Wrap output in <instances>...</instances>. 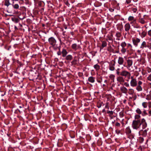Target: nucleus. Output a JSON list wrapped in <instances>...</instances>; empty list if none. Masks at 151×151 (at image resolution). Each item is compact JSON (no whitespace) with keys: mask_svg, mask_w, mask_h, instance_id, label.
Instances as JSON below:
<instances>
[{"mask_svg":"<svg viewBox=\"0 0 151 151\" xmlns=\"http://www.w3.org/2000/svg\"><path fill=\"white\" fill-rule=\"evenodd\" d=\"M62 56L63 57H65L66 56L68 52L65 49H63L62 51Z\"/></svg>","mask_w":151,"mask_h":151,"instance_id":"f3484780","label":"nucleus"},{"mask_svg":"<svg viewBox=\"0 0 151 151\" xmlns=\"http://www.w3.org/2000/svg\"><path fill=\"white\" fill-rule=\"evenodd\" d=\"M126 45L127 44L125 42H122L121 44V46L123 48H125V47L126 46Z\"/></svg>","mask_w":151,"mask_h":151,"instance_id":"c756f323","label":"nucleus"},{"mask_svg":"<svg viewBox=\"0 0 151 151\" xmlns=\"http://www.w3.org/2000/svg\"><path fill=\"white\" fill-rule=\"evenodd\" d=\"M148 106H149V107L150 108L151 107V106L150 105H149Z\"/></svg>","mask_w":151,"mask_h":151,"instance_id":"338daca9","label":"nucleus"},{"mask_svg":"<svg viewBox=\"0 0 151 151\" xmlns=\"http://www.w3.org/2000/svg\"><path fill=\"white\" fill-rule=\"evenodd\" d=\"M115 125L116 126L120 127V124L119 123L117 122L115 123Z\"/></svg>","mask_w":151,"mask_h":151,"instance_id":"37998d69","label":"nucleus"},{"mask_svg":"<svg viewBox=\"0 0 151 151\" xmlns=\"http://www.w3.org/2000/svg\"><path fill=\"white\" fill-rule=\"evenodd\" d=\"M139 22L142 24H144L146 23L143 18H139L138 19Z\"/></svg>","mask_w":151,"mask_h":151,"instance_id":"412c9836","label":"nucleus"},{"mask_svg":"<svg viewBox=\"0 0 151 151\" xmlns=\"http://www.w3.org/2000/svg\"><path fill=\"white\" fill-rule=\"evenodd\" d=\"M130 2H131V0H126V2L127 4H128L130 3Z\"/></svg>","mask_w":151,"mask_h":151,"instance_id":"09e8293b","label":"nucleus"},{"mask_svg":"<svg viewBox=\"0 0 151 151\" xmlns=\"http://www.w3.org/2000/svg\"><path fill=\"white\" fill-rule=\"evenodd\" d=\"M57 54L58 55H60L61 54V52L60 51L57 52Z\"/></svg>","mask_w":151,"mask_h":151,"instance_id":"603ef678","label":"nucleus"},{"mask_svg":"<svg viewBox=\"0 0 151 151\" xmlns=\"http://www.w3.org/2000/svg\"><path fill=\"white\" fill-rule=\"evenodd\" d=\"M11 5H12L13 8L14 9H18L19 8V5L17 4H14V2H12Z\"/></svg>","mask_w":151,"mask_h":151,"instance_id":"aec40b11","label":"nucleus"},{"mask_svg":"<svg viewBox=\"0 0 151 151\" xmlns=\"http://www.w3.org/2000/svg\"><path fill=\"white\" fill-rule=\"evenodd\" d=\"M132 11L134 13H135L137 11V9L136 8H133L132 9Z\"/></svg>","mask_w":151,"mask_h":151,"instance_id":"4c0bfd02","label":"nucleus"},{"mask_svg":"<svg viewBox=\"0 0 151 151\" xmlns=\"http://www.w3.org/2000/svg\"><path fill=\"white\" fill-rule=\"evenodd\" d=\"M128 20L129 21L134 20V22H136V19L134 18V17L132 16H130L128 18Z\"/></svg>","mask_w":151,"mask_h":151,"instance_id":"4be33fe9","label":"nucleus"},{"mask_svg":"<svg viewBox=\"0 0 151 151\" xmlns=\"http://www.w3.org/2000/svg\"><path fill=\"white\" fill-rule=\"evenodd\" d=\"M95 78L93 76H90L88 78V81L92 83H94L95 81Z\"/></svg>","mask_w":151,"mask_h":151,"instance_id":"dca6fc26","label":"nucleus"},{"mask_svg":"<svg viewBox=\"0 0 151 151\" xmlns=\"http://www.w3.org/2000/svg\"><path fill=\"white\" fill-rule=\"evenodd\" d=\"M147 34V32L146 30H142V32L141 33V37L142 38L144 37Z\"/></svg>","mask_w":151,"mask_h":151,"instance_id":"6ab92c4d","label":"nucleus"},{"mask_svg":"<svg viewBox=\"0 0 151 151\" xmlns=\"http://www.w3.org/2000/svg\"><path fill=\"white\" fill-rule=\"evenodd\" d=\"M73 59V57L72 55H69L66 56V59L68 60H71Z\"/></svg>","mask_w":151,"mask_h":151,"instance_id":"b1692460","label":"nucleus"},{"mask_svg":"<svg viewBox=\"0 0 151 151\" xmlns=\"http://www.w3.org/2000/svg\"><path fill=\"white\" fill-rule=\"evenodd\" d=\"M71 47L73 49L75 50H76L77 49V46L76 44L74 43L72 45Z\"/></svg>","mask_w":151,"mask_h":151,"instance_id":"bb28decb","label":"nucleus"},{"mask_svg":"<svg viewBox=\"0 0 151 151\" xmlns=\"http://www.w3.org/2000/svg\"><path fill=\"white\" fill-rule=\"evenodd\" d=\"M131 81L130 82V86L132 87H135L137 86V82L136 79L134 78L133 76H132L130 78Z\"/></svg>","mask_w":151,"mask_h":151,"instance_id":"423d86ee","label":"nucleus"},{"mask_svg":"<svg viewBox=\"0 0 151 151\" xmlns=\"http://www.w3.org/2000/svg\"><path fill=\"white\" fill-rule=\"evenodd\" d=\"M126 131L127 133L128 134H130L131 132V130L129 128V127H127L126 128Z\"/></svg>","mask_w":151,"mask_h":151,"instance_id":"473e14b6","label":"nucleus"},{"mask_svg":"<svg viewBox=\"0 0 151 151\" xmlns=\"http://www.w3.org/2000/svg\"><path fill=\"white\" fill-rule=\"evenodd\" d=\"M15 29H17V27L16 26L15 27Z\"/></svg>","mask_w":151,"mask_h":151,"instance_id":"69168bd1","label":"nucleus"},{"mask_svg":"<svg viewBox=\"0 0 151 151\" xmlns=\"http://www.w3.org/2000/svg\"><path fill=\"white\" fill-rule=\"evenodd\" d=\"M97 81L98 82V83H101V81H102V79H97Z\"/></svg>","mask_w":151,"mask_h":151,"instance_id":"49530a36","label":"nucleus"},{"mask_svg":"<svg viewBox=\"0 0 151 151\" xmlns=\"http://www.w3.org/2000/svg\"><path fill=\"white\" fill-rule=\"evenodd\" d=\"M124 60L123 57H119L118 60V63L119 65H124Z\"/></svg>","mask_w":151,"mask_h":151,"instance_id":"0eeeda50","label":"nucleus"},{"mask_svg":"<svg viewBox=\"0 0 151 151\" xmlns=\"http://www.w3.org/2000/svg\"><path fill=\"white\" fill-rule=\"evenodd\" d=\"M142 106L144 108H146L147 106V103L146 102H143L142 104Z\"/></svg>","mask_w":151,"mask_h":151,"instance_id":"c85d7f7f","label":"nucleus"},{"mask_svg":"<svg viewBox=\"0 0 151 151\" xmlns=\"http://www.w3.org/2000/svg\"><path fill=\"white\" fill-rule=\"evenodd\" d=\"M147 115V114L146 112V111L145 110H144V111H143V113L142 114V115L144 116Z\"/></svg>","mask_w":151,"mask_h":151,"instance_id":"c9c22d12","label":"nucleus"},{"mask_svg":"<svg viewBox=\"0 0 151 151\" xmlns=\"http://www.w3.org/2000/svg\"><path fill=\"white\" fill-rule=\"evenodd\" d=\"M116 40H119L120 39L119 38H118L116 39Z\"/></svg>","mask_w":151,"mask_h":151,"instance_id":"0e129e2a","label":"nucleus"},{"mask_svg":"<svg viewBox=\"0 0 151 151\" xmlns=\"http://www.w3.org/2000/svg\"><path fill=\"white\" fill-rule=\"evenodd\" d=\"M105 108L108 109H109V103L108 102H107L105 105Z\"/></svg>","mask_w":151,"mask_h":151,"instance_id":"ea45409f","label":"nucleus"},{"mask_svg":"<svg viewBox=\"0 0 151 151\" xmlns=\"http://www.w3.org/2000/svg\"><path fill=\"white\" fill-rule=\"evenodd\" d=\"M12 4H10L9 2V1L6 0L5 1V5L7 6H9L10 5H11Z\"/></svg>","mask_w":151,"mask_h":151,"instance_id":"72a5a7b5","label":"nucleus"},{"mask_svg":"<svg viewBox=\"0 0 151 151\" xmlns=\"http://www.w3.org/2000/svg\"><path fill=\"white\" fill-rule=\"evenodd\" d=\"M116 71V74L118 75H120L121 73V72H120L118 71Z\"/></svg>","mask_w":151,"mask_h":151,"instance_id":"a18cd8bd","label":"nucleus"},{"mask_svg":"<svg viewBox=\"0 0 151 151\" xmlns=\"http://www.w3.org/2000/svg\"><path fill=\"white\" fill-rule=\"evenodd\" d=\"M78 56H75L73 58V59L71 62V63L73 65H75L77 64L78 60Z\"/></svg>","mask_w":151,"mask_h":151,"instance_id":"1a4fd4ad","label":"nucleus"},{"mask_svg":"<svg viewBox=\"0 0 151 151\" xmlns=\"http://www.w3.org/2000/svg\"><path fill=\"white\" fill-rule=\"evenodd\" d=\"M146 99L148 100H151V94H149L147 95L146 96Z\"/></svg>","mask_w":151,"mask_h":151,"instance_id":"cd10ccee","label":"nucleus"},{"mask_svg":"<svg viewBox=\"0 0 151 151\" xmlns=\"http://www.w3.org/2000/svg\"><path fill=\"white\" fill-rule=\"evenodd\" d=\"M131 73L129 72L126 70H123L121 71L120 76L122 77H127L129 79L131 77Z\"/></svg>","mask_w":151,"mask_h":151,"instance_id":"f03ea898","label":"nucleus"},{"mask_svg":"<svg viewBox=\"0 0 151 151\" xmlns=\"http://www.w3.org/2000/svg\"><path fill=\"white\" fill-rule=\"evenodd\" d=\"M120 69V68H118L116 70V71H119Z\"/></svg>","mask_w":151,"mask_h":151,"instance_id":"13d9d810","label":"nucleus"},{"mask_svg":"<svg viewBox=\"0 0 151 151\" xmlns=\"http://www.w3.org/2000/svg\"><path fill=\"white\" fill-rule=\"evenodd\" d=\"M109 10L110 12H112L114 11V9H113L110 8L109 9Z\"/></svg>","mask_w":151,"mask_h":151,"instance_id":"8fccbe9b","label":"nucleus"},{"mask_svg":"<svg viewBox=\"0 0 151 151\" xmlns=\"http://www.w3.org/2000/svg\"><path fill=\"white\" fill-rule=\"evenodd\" d=\"M147 47H148L147 46L146 42L145 41H143L142 43L140 48L141 50H143L144 48H146Z\"/></svg>","mask_w":151,"mask_h":151,"instance_id":"4468645a","label":"nucleus"},{"mask_svg":"<svg viewBox=\"0 0 151 151\" xmlns=\"http://www.w3.org/2000/svg\"><path fill=\"white\" fill-rule=\"evenodd\" d=\"M136 89L138 91H141L142 90L141 86L139 85L137 86Z\"/></svg>","mask_w":151,"mask_h":151,"instance_id":"393cba45","label":"nucleus"},{"mask_svg":"<svg viewBox=\"0 0 151 151\" xmlns=\"http://www.w3.org/2000/svg\"><path fill=\"white\" fill-rule=\"evenodd\" d=\"M107 113L112 115L113 114V112L112 111H107Z\"/></svg>","mask_w":151,"mask_h":151,"instance_id":"a19ab883","label":"nucleus"},{"mask_svg":"<svg viewBox=\"0 0 151 151\" xmlns=\"http://www.w3.org/2000/svg\"><path fill=\"white\" fill-rule=\"evenodd\" d=\"M134 90L132 88L129 89L128 91V93L130 95H133L134 93Z\"/></svg>","mask_w":151,"mask_h":151,"instance_id":"a211bd4d","label":"nucleus"},{"mask_svg":"<svg viewBox=\"0 0 151 151\" xmlns=\"http://www.w3.org/2000/svg\"><path fill=\"white\" fill-rule=\"evenodd\" d=\"M12 21L16 23L18 22L19 21V20L18 18L15 17H12Z\"/></svg>","mask_w":151,"mask_h":151,"instance_id":"5701e85b","label":"nucleus"},{"mask_svg":"<svg viewBox=\"0 0 151 151\" xmlns=\"http://www.w3.org/2000/svg\"><path fill=\"white\" fill-rule=\"evenodd\" d=\"M127 65H124V67H126L129 70H130V67L133 64V61L131 58L128 59L126 60Z\"/></svg>","mask_w":151,"mask_h":151,"instance_id":"7ed1b4c3","label":"nucleus"},{"mask_svg":"<svg viewBox=\"0 0 151 151\" xmlns=\"http://www.w3.org/2000/svg\"><path fill=\"white\" fill-rule=\"evenodd\" d=\"M142 84V82L139 81L138 82V85H139V86H140Z\"/></svg>","mask_w":151,"mask_h":151,"instance_id":"79ce46f5","label":"nucleus"},{"mask_svg":"<svg viewBox=\"0 0 151 151\" xmlns=\"http://www.w3.org/2000/svg\"><path fill=\"white\" fill-rule=\"evenodd\" d=\"M122 53L123 54H124L126 51V49L124 47H122V49L121 50Z\"/></svg>","mask_w":151,"mask_h":151,"instance_id":"7c9ffc66","label":"nucleus"},{"mask_svg":"<svg viewBox=\"0 0 151 151\" xmlns=\"http://www.w3.org/2000/svg\"><path fill=\"white\" fill-rule=\"evenodd\" d=\"M147 130L146 129L144 130H142L139 132V134L140 135H142L144 137H145L147 134Z\"/></svg>","mask_w":151,"mask_h":151,"instance_id":"9d476101","label":"nucleus"},{"mask_svg":"<svg viewBox=\"0 0 151 151\" xmlns=\"http://www.w3.org/2000/svg\"><path fill=\"white\" fill-rule=\"evenodd\" d=\"M115 63L114 62H111L109 63V69L110 70L114 71L115 69L114 66Z\"/></svg>","mask_w":151,"mask_h":151,"instance_id":"6e6552de","label":"nucleus"},{"mask_svg":"<svg viewBox=\"0 0 151 151\" xmlns=\"http://www.w3.org/2000/svg\"><path fill=\"white\" fill-rule=\"evenodd\" d=\"M101 104H98V106H97V107H98V108H100V107H101Z\"/></svg>","mask_w":151,"mask_h":151,"instance_id":"5fc2aeb1","label":"nucleus"},{"mask_svg":"<svg viewBox=\"0 0 151 151\" xmlns=\"http://www.w3.org/2000/svg\"><path fill=\"white\" fill-rule=\"evenodd\" d=\"M110 77H112L114 78L115 77V76L111 74L110 75Z\"/></svg>","mask_w":151,"mask_h":151,"instance_id":"6e6d98bb","label":"nucleus"},{"mask_svg":"<svg viewBox=\"0 0 151 151\" xmlns=\"http://www.w3.org/2000/svg\"><path fill=\"white\" fill-rule=\"evenodd\" d=\"M148 34L150 36H151V30H149L148 32Z\"/></svg>","mask_w":151,"mask_h":151,"instance_id":"de8ad7c7","label":"nucleus"},{"mask_svg":"<svg viewBox=\"0 0 151 151\" xmlns=\"http://www.w3.org/2000/svg\"><path fill=\"white\" fill-rule=\"evenodd\" d=\"M147 79L149 81H151V74H150L147 77Z\"/></svg>","mask_w":151,"mask_h":151,"instance_id":"c03bdc74","label":"nucleus"},{"mask_svg":"<svg viewBox=\"0 0 151 151\" xmlns=\"http://www.w3.org/2000/svg\"><path fill=\"white\" fill-rule=\"evenodd\" d=\"M128 47H131V48H132V45L131 44H129V43L128 44Z\"/></svg>","mask_w":151,"mask_h":151,"instance_id":"864d4df0","label":"nucleus"},{"mask_svg":"<svg viewBox=\"0 0 151 151\" xmlns=\"http://www.w3.org/2000/svg\"><path fill=\"white\" fill-rule=\"evenodd\" d=\"M140 116L138 114L135 115L134 120L133 121L132 125L134 129L137 130L139 129L141 126L142 129H145L147 127V123L144 118L140 119Z\"/></svg>","mask_w":151,"mask_h":151,"instance_id":"f257e3e1","label":"nucleus"},{"mask_svg":"<svg viewBox=\"0 0 151 151\" xmlns=\"http://www.w3.org/2000/svg\"><path fill=\"white\" fill-rule=\"evenodd\" d=\"M101 42V46L100 47V50L102 49L104 47H106L107 45V42L105 41H102Z\"/></svg>","mask_w":151,"mask_h":151,"instance_id":"2eb2a0df","label":"nucleus"},{"mask_svg":"<svg viewBox=\"0 0 151 151\" xmlns=\"http://www.w3.org/2000/svg\"><path fill=\"white\" fill-rule=\"evenodd\" d=\"M149 114L151 116V110H150L149 111Z\"/></svg>","mask_w":151,"mask_h":151,"instance_id":"4d7b16f0","label":"nucleus"},{"mask_svg":"<svg viewBox=\"0 0 151 151\" xmlns=\"http://www.w3.org/2000/svg\"><path fill=\"white\" fill-rule=\"evenodd\" d=\"M134 28H141V27L140 26L138 25L137 24L136 25H135L134 26Z\"/></svg>","mask_w":151,"mask_h":151,"instance_id":"e433bc0d","label":"nucleus"},{"mask_svg":"<svg viewBox=\"0 0 151 151\" xmlns=\"http://www.w3.org/2000/svg\"><path fill=\"white\" fill-rule=\"evenodd\" d=\"M48 42L50 45L54 46L56 44V41L54 37H51L49 38Z\"/></svg>","mask_w":151,"mask_h":151,"instance_id":"39448f33","label":"nucleus"},{"mask_svg":"<svg viewBox=\"0 0 151 151\" xmlns=\"http://www.w3.org/2000/svg\"><path fill=\"white\" fill-rule=\"evenodd\" d=\"M116 80L117 81L119 82L120 83H123L124 82V78L121 76L117 77Z\"/></svg>","mask_w":151,"mask_h":151,"instance_id":"f8f14e48","label":"nucleus"},{"mask_svg":"<svg viewBox=\"0 0 151 151\" xmlns=\"http://www.w3.org/2000/svg\"><path fill=\"white\" fill-rule=\"evenodd\" d=\"M139 34L141 37V35H141V33L140 32H139Z\"/></svg>","mask_w":151,"mask_h":151,"instance_id":"bf43d9fd","label":"nucleus"},{"mask_svg":"<svg viewBox=\"0 0 151 151\" xmlns=\"http://www.w3.org/2000/svg\"><path fill=\"white\" fill-rule=\"evenodd\" d=\"M132 43L133 45L137 47L138 44L141 41L140 39L137 37H133L132 39Z\"/></svg>","mask_w":151,"mask_h":151,"instance_id":"20e7f679","label":"nucleus"},{"mask_svg":"<svg viewBox=\"0 0 151 151\" xmlns=\"http://www.w3.org/2000/svg\"><path fill=\"white\" fill-rule=\"evenodd\" d=\"M70 33L72 35H73V32H71Z\"/></svg>","mask_w":151,"mask_h":151,"instance_id":"680f3d73","label":"nucleus"},{"mask_svg":"<svg viewBox=\"0 0 151 151\" xmlns=\"http://www.w3.org/2000/svg\"><path fill=\"white\" fill-rule=\"evenodd\" d=\"M124 85L127 87H128L129 86V84L126 82L124 83Z\"/></svg>","mask_w":151,"mask_h":151,"instance_id":"58836bf2","label":"nucleus"},{"mask_svg":"<svg viewBox=\"0 0 151 151\" xmlns=\"http://www.w3.org/2000/svg\"><path fill=\"white\" fill-rule=\"evenodd\" d=\"M149 103V104H151V102H149V103Z\"/></svg>","mask_w":151,"mask_h":151,"instance_id":"774afa93","label":"nucleus"},{"mask_svg":"<svg viewBox=\"0 0 151 151\" xmlns=\"http://www.w3.org/2000/svg\"><path fill=\"white\" fill-rule=\"evenodd\" d=\"M125 30L126 31L128 32H129L130 28V26L129 23H126L124 26Z\"/></svg>","mask_w":151,"mask_h":151,"instance_id":"ddd939ff","label":"nucleus"},{"mask_svg":"<svg viewBox=\"0 0 151 151\" xmlns=\"http://www.w3.org/2000/svg\"><path fill=\"white\" fill-rule=\"evenodd\" d=\"M116 36L117 37L119 38L121 37V34L120 32H117L116 33Z\"/></svg>","mask_w":151,"mask_h":151,"instance_id":"f704fd0d","label":"nucleus"},{"mask_svg":"<svg viewBox=\"0 0 151 151\" xmlns=\"http://www.w3.org/2000/svg\"><path fill=\"white\" fill-rule=\"evenodd\" d=\"M121 91L124 93H126L128 91V89L124 86H123L120 87Z\"/></svg>","mask_w":151,"mask_h":151,"instance_id":"9b49d317","label":"nucleus"},{"mask_svg":"<svg viewBox=\"0 0 151 151\" xmlns=\"http://www.w3.org/2000/svg\"><path fill=\"white\" fill-rule=\"evenodd\" d=\"M93 67L94 68L96 69V70H98L100 68V66L97 64L94 65L93 66Z\"/></svg>","mask_w":151,"mask_h":151,"instance_id":"a878e982","label":"nucleus"},{"mask_svg":"<svg viewBox=\"0 0 151 151\" xmlns=\"http://www.w3.org/2000/svg\"><path fill=\"white\" fill-rule=\"evenodd\" d=\"M107 82V80H105L104 81V82L105 83H106V82Z\"/></svg>","mask_w":151,"mask_h":151,"instance_id":"e2e57ef3","label":"nucleus"},{"mask_svg":"<svg viewBox=\"0 0 151 151\" xmlns=\"http://www.w3.org/2000/svg\"><path fill=\"white\" fill-rule=\"evenodd\" d=\"M131 21V22H130V24H133L136 23V21L134 22V20Z\"/></svg>","mask_w":151,"mask_h":151,"instance_id":"3c124183","label":"nucleus"},{"mask_svg":"<svg viewBox=\"0 0 151 151\" xmlns=\"http://www.w3.org/2000/svg\"><path fill=\"white\" fill-rule=\"evenodd\" d=\"M136 111L137 113L138 114H141L142 113V111L139 108H137L136 110Z\"/></svg>","mask_w":151,"mask_h":151,"instance_id":"2f4dec72","label":"nucleus"},{"mask_svg":"<svg viewBox=\"0 0 151 151\" xmlns=\"http://www.w3.org/2000/svg\"><path fill=\"white\" fill-rule=\"evenodd\" d=\"M18 0H12V2H14V1H18Z\"/></svg>","mask_w":151,"mask_h":151,"instance_id":"052dcab7","label":"nucleus"}]
</instances>
